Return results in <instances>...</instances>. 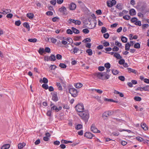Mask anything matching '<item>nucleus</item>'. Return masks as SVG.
I'll use <instances>...</instances> for the list:
<instances>
[{
	"label": "nucleus",
	"mask_w": 149,
	"mask_h": 149,
	"mask_svg": "<svg viewBox=\"0 0 149 149\" xmlns=\"http://www.w3.org/2000/svg\"><path fill=\"white\" fill-rule=\"evenodd\" d=\"M28 41L30 42H36L37 41V39L36 38H31V39H29L28 40Z\"/></svg>",
	"instance_id": "58836bf2"
},
{
	"label": "nucleus",
	"mask_w": 149,
	"mask_h": 149,
	"mask_svg": "<svg viewBox=\"0 0 149 149\" xmlns=\"http://www.w3.org/2000/svg\"><path fill=\"white\" fill-rule=\"evenodd\" d=\"M42 81L45 84H47L48 82V79L45 77H44L43 78L42 80V79H41V80H40V83H41Z\"/></svg>",
	"instance_id": "7c9ffc66"
},
{
	"label": "nucleus",
	"mask_w": 149,
	"mask_h": 149,
	"mask_svg": "<svg viewBox=\"0 0 149 149\" xmlns=\"http://www.w3.org/2000/svg\"><path fill=\"white\" fill-rule=\"evenodd\" d=\"M61 143H62L68 144L69 143H72V142L71 141H67L65 140L62 139L61 141Z\"/></svg>",
	"instance_id": "c756f323"
},
{
	"label": "nucleus",
	"mask_w": 149,
	"mask_h": 149,
	"mask_svg": "<svg viewBox=\"0 0 149 149\" xmlns=\"http://www.w3.org/2000/svg\"><path fill=\"white\" fill-rule=\"evenodd\" d=\"M78 115L85 121V123L87 122L89 117V113L88 111H85L79 113Z\"/></svg>",
	"instance_id": "f03ea898"
},
{
	"label": "nucleus",
	"mask_w": 149,
	"mask_h": 149,
	"mask_svg": "<svg viewBox=\"0 0 149 149\" xmlns=\"http://www.w3.org/2000/svg\"><path fill=\"white\" fill-rule=\"evenodd\" d=\"M127 40V38L122 36L121 37V40L122 42L124 43H126Z\"/></svg>",
	"instance_id": "72a5a7b5"
},
{
	"label": "nucleus",
	"mask_w": 149,
	"mask_h": 149,
	"mask_svg": "<svg viewBox=\"0 0 149 149\" xmlns=\"http://www.w3.org/2000/svg\"><path fill=\"white\" fill-rule=\"evenodd\" d=\"M104 67L103 66H99L98 68V70L100 71H102L104 70Z\"/></svg>",
	"instance_id": "338daca9"
},
{
	"label": "nucleus",
	"mask_w": 149,
	"mask_h": 149,
	"mask_svg": "<svg viewBox=\"0 0 149 149\" xmlns=\"http://www.w3.org/2000/svg\"><path fill=\"white\" fill-rule=\"evenodd\" d=\"M113 56L118 59H121L122 58V57L120 56V54L116 52H115Z\"/></svg>",
	"instance_id": "f3484780"
},
{
	"label": "nucleus",
	"mask_w": 149,
	"mask_h": 149,
	"mask_svg": "<svg viewBox=\"0 0 149 149\" xmlns=\"http://www.w3.org/2000/svg\"><path fill=\"white\" fill-rule=\"evenodd\" d=\"M45 51L47 53H49L50 52V49L49 47H46L45 48Z\"/></svg>",
	"instance_id": "69168bd1"
},
{
	"label": "nucleus",
	"mask_w": 149,
	"mask_h": 149,
	"mask_svg": "<svg viewBox=\"0 0 149 149\" xmlns=\"http://www.w3.org/2000/svg\"><path fill=\"white\" fill-rule=\"evenodd\" d=\"M94 75L99 79L102 80L107 79L109 78L110 76L106 72H98L95 73Z\"/></svg>",
	"instance_id": "f257e3e1"
},
{
	"label": "nucleus",
	"mask_w": 149,
	"mask_h": 149,
	"mask_svg": "<svg viewBox=\"0 0 149 149\" xmlns=\"http://www.w3.org/2000/svg\"><path fill=\"white\" fill-rule=\"evenodd\" d=\"M46 14L47 15L50 16L53 15V13L52 12L50 11H48L47 12Z\"/></svg>",
	"instance_id": "774afa93"
},
{
	"label": "nucleus",
	"mask_w": 149,
	"mask_h": 149,
	"mask_svg": "<svg viewBox=\"0 0 149 149\" xmlns=\"http://www.w3.org/2000/svg\"><path fill=\"white\" fill-rule=\"evenodd\" d=\"M25 144L24 143H20L18 144V148L19 149H23V148L25 146Z\"/></svg>",
	"instance_id": "2f4dec72"
},
{
	"label": "nucleus",
	"mask_w": 149,
	"mask_h": 149,
	"mask_svg": "<svg viewBox=\"0 0 149 149\" xmlns=\"http://www.w3.org/2000/svg\"><path fill=\"white\" fill-rule=\"evenodd\" d=\"M69 20L70 22H69V24H70L71 22L74 23L76 25H80L81 24L80 21L78 20H75L73 19H70Z\"/></svg>",
	"instance_id": "0eeeda50"
},
{
	"label": "nucleus",
	"mask_w": 149,
	"mask_h": 149,
	"mask_svg": "<svg viewBox=\"0 0 149 149\" xmlns=\"http://www.w3.org/2000/svg\"><path fill=\"white\" fill-rule=\"evenodd\" d=\"M116 7L119 10H121L123 8L122 5L121 3H118L116 6Z\"/></svg>",
	"instance_id": "5701e85b"
},
{
	"label": "nucleus",
	"mask_w": 149,
	"mask_h": 149,
	"mask_svg": "<svg viewBox=\"0 0 149 149\" xmlns=\"http://www.w3.org/2000/svg\"><path fill=\"white\" fill-rule=\"evenodd\" d=\"M74 86L76 88H79L82 86L83 84L81 83H77L75 84Z\"/></svg>",
	"instance_id": "a878e982"
},
{
	"label": "nucleus",
	"mask_w": 149,
	"mask_h": 149,
	"mask_svg": "<svg viewBox=\"0 0 149 149\" xmlns=\"http://www.w3.org/2000/svg\"><path fill=\"white\" fill-rule=\"evenodd\" d=\"M134 48L136 49H139L140 47V44L138 42L135 43L134 45Z\"/></svg>",
	"instance_id": "e433bc0d"
},
{
	"label": "nucleus",
	"mask_w": 149,
	"mask_h": 149,
	"mask_svg": "<svg viewBox=\"0 0 149 149\" xmlns=\"http://www.w3.org/2000/svg\"><path fill=\"white\" fill-rule=\"evenodd\" d=\"M111 71L113 74L114 75H116L118 73V72L117 70L112 69L111 70Z\"/></svg>",
	"instance_id": "a18cd8bd"
},
{
	"label": "nucleus",
	"mask_w": 149,
	"mask_h": 149,
	"mask_svg": "<svg viewBox=\"0 0 149 149\" xmlns=\"http://www.w3.org/2000/svg\"><path fill=\"white\" fill-rule=\"evenodd\" d=\"M76 7V4L73 2H71L69 5V8L70 10H74Z\"/></svg>",
	"instance_id": "6e6552de"
},
{
	"label": "nucleus",
	"mask_w": 149,
	"mask_h": 149,
	"mask_svg": "<svg viewBox=\"0 0 149 149\" xmlns=\"http://www.w3.org/2000/svg\"><path fill=\"white\" fill-rule=\"evenodd\" d=\"M118 79L122 81H124L125 80V78L123 76H120L118 77Z\"/></svg>",
	"instance_id": "13d9d810"
},
{
	"label": "nucleus",
	"mask_w": 149,
	"mask_h": 149,
	"mask_svg": "<svg viewBox=\"0 0 149 149\" xmlns=\"http://www.w3.org/2000/svg\"><path fill=\"white\" fill-rule=\"evenodd\" d=\"M75 108L76 111L79 113L81 112L84 111V105L82 103H79L76 106Z\"/></svg>",
	"instance_id": "7ed1b4c3"
},
{
	"label": "nucleus",
	"mask_w": 149,
	"mask_h": 149,
	"mask_svg": "<svg viewBox=\"0 0 149 149\" xmlns=\"http://www.w3.org/2000/svg\"><path fill=\"white\" fill-rule=\"evenodd\" d=\"M79 50V49L78 48H76V47H74L72 49V53H77L78 51Z\"/></svg>",
	"instance_id": "79ce46f5"
},
{
	"label": "nucleus",
	"mask_w": 149,
	"mask_h": 149,
	"mask_svg": "<svg viewBox=\"0 0 149 149\" xmlns=\"http://www.w3.org/2000/svg\"><path fill=\"white\" fill-rule=\"evenodd\" d=\"M107 31V29L105 27H102L101 32L102 33H105Z\"/></svg>",
	"instance_id": "c03bdc74"
},
{
	"label": "nucleus",
	"mask_w": 149,
	"mask_h": 149,
	"mask_svg": "<svg viewBox=\"0 0 149 149\" xmlns=\"http://www.w3.org/2000/svg\"><path fill=\"white\" fill-rule=\"evenodd\" d=\"M45 52L43 48H40L39 49V50L38 51L40 55H42L43 53H44Z\"/></svg>",
	"instance_id": "4c0bfd02"
},
{
	"label": "nucleus",
	"mask_w": 149,
	"mask_h": 149,
	"mask_svg": "<svg viewBox=\"0 0 149 149\" xmlns=\"http://www.w3.org/2000/svg\"><path fill=\"white\" fill-rule=\"evenodd\" d=\"M66 33L68 34H72L73 33V31L70 29H68L66 31Z\"/></svg>",
	"instance_id": "052dcab7"
},
{
	"label": "nucleus",
	"mask_w": 149,
	"mask_h": 149,
	"mask_svg": "<svg viewBox=\"0 0 149 149\" xmlns=\"http://www.w3.org/2000/svg\"><path fill=\"white\" fill-rule=\"evenodd\" d=\"M52 100L55 102L58 100V98L56 93H54L52 96Z\"/></svg>",
	"instance_id": "9b49d317"
},
{
	"label": "nucleus",
	"mask_w": 149,
	"mask_h": 149,
	"mask_svg": "<svg viewBox=\"0 0 149 149\" xmlns=\"http://www.w3.org/2000/svg\"><path fill=\"white\" fill-rule=\"evenodd\" d=\"M136 139L137 141L141 142H143L144 140L143 138L139 136L137 137Z\"/></svg>",
	"instance_id": "3c124183"
},
{
	"label": "nucleus",
	"mask_w": 149,
	"mask_h": 149,
	"mask_svg": "<svg viewBox=\"0 0 149 149\" xmlns=\"http://www.w3.org/2000/svg\"><path fill=\"white\" fill-rule=\"evenodd\" d=\"M69 93L71 94L72 96L75 97L77 96L78 91L75 88H72L69 89Z\"/></svg>",
	"instance_id": "20e7f679"
},
{
	"label": "nucleus",
	"mask_w": 149,
	"mask_h": 149,
	"mask_svg": "<svg viewBox=\"0 0 149 149\" xmlns=\"http://www.w3.org/2000/svg\"><path fill=\"white\" fill-rule=\"evenodd\" d=\"M10 145L8 144H6L3 145L1 147V149H7L10 147Z\"/></svg>",
	"instance_id": "412c9836"
},
{
	"label": "nucleus",
	"mask_w": 149,
	"mask_h": 149,
	"mask_svg": "<svg viewBox=\"0 0 149 149\" xmlns=\"http://www.w3.org/2000/svg\"><path fill=\"white\" fill-rule=\"evenodd\" d=\"M59 66L63 68H66V65L63 63H61L59 64Z\"/></svg>",
	"instance_id": "c9c22d12"
},
{
	"label": "nucleus",
	"mask_w": 149,
	"mask_h": 149,
	"mask_svg": "<svg viewBox=\"0 0 149 149\" xmlns=\"http://www.w3.org/2000/svg\"><path fill=\"white\" fill-rule=\"evenodd\" d=\"M113 52H117L119 50V48L116 46H115L112 49Z\"/></svg>",
	"instance_id": "6e6d98bb"
},
{
	"label": "nucleus",
	"mask_w": 149,
	"mask_h": 149,
	"mask_svg": "<svg viewBox=\"0 0 149 149\" xmlns=\"http://www.w3.org/2000/svg\"><path fill=\"white\" fill-rule=\"evenodd\" d=\"M56 85L58 88V89L59 90H62V88L60 83L57 82Z\"/></svg>",
	"instance_id": "473e14b6"
},
{
	"label": "nucleus",
	"mask_w": 149,
	"mask_h": 149,
	"mask_svg": "<svg viewBox=\"0 0 149 149\" xmlns=\"http://www.w3.org/2000/svg\"><path fill=\"white\" fill-rule=\"evenodd\" d=\"M63 39L64 40H67V41H68L70 42L71 43H72L73 42V41L72 39L70 38H65V37H63Z\"/></svg>",
	"instance_id": "bb28decb"
},
{
	"label": "nucleus",
	"mask_w": 149,
	"mask_h": 149,
	"mask_svg": "<svg viewBox=\"0 0 149 149\" xmlns=\"http://www.w3.org/2000/svg\"><path fill=\"white\" fill-rule=\"evenodd\" d=\"M91 131L94 133H100V132L95 127L94 124H92L91 127Z\"/></svg>",
	"instance_id": "423d86ee"
},
{
	"label": "nucleus",
	"mask_w": 149,
	"mask_h": 149,
	"mask_svg": "<svg viewBox=\"0 0 149 149\" xmlns=\"http://www.w3.org/2000/svg\"><path fill=\"white\" fill-rule=\"evenodd\" d=\"M142 89L145 91H149V86L147 85L146 86H144L142 87Z\"/></svg>",
	"instance_id": "ea45409f"
},
{
	"label": "nucleus",
	"mask_w": 149,
	"mask_h": 149,
	"mask_svg": "<svg viewBox=\"0 0 149 149\" xmlns=\"http://www.w3.org/2000/svg\"><path fill=\"white\" fill-rule=\"evenodd\" d=\"M104 101H105L113 102L116 103H117L118 102L117 101L114 100H113L111 99L104 98Z\"/></svg>",
	"instance_id": "393cba45"
},
{
	"label": "nucleus",
	"mask_w": 149,
	"mask_h": 149,
	"mask_svg": "<svg viewBox=\"0 0 149 149\" xmlns=\"http://www.w3.org/2000/svg\"><path fill=\"white\" fill-rule=\"evenodd\" d=\"M46 136L44 137L43 138V140L45 141H47L49 139V137H50L51 135L49 132H47L45 134Z\"/></svg>",
	"instance_id": "f8f14e48"
},
{
	"label": "nucleus",
	"mask_w": 149,
	"mask_h": 149,
	"mask_svg": "<svg viewBox=\"0 0 149 149\" xmlns=\"http://www.w3.org/2000/svg\"><path fill=\"white\" fill-rule=\"evenodd\" d=\"M104 67L107 69H109L111 67V65L109 63H107L104 64Z\"/></svg>",
	"instance_id": "de8ad7c7"
},
{
	"label": "nucleus",
	"mask_w": 149,
	"mask_h": 149,
	"mask_svg": "<svg viewBox=\"0 0 149 149\" xmlns=\"http://www.w3.org/2000/svg\"><path fill=\"white\" fill-rule=\"evenodd\" d=\"M82 31L85 34L88 33L89 32V30L87 29H85L83 30Z\"/></svg>",
	"instance_id": "e2e57ef3"
},
{
	"label": "nucleus",
	"mask_w": 149,
	"mask_h": 149,
	"mask_svg": "<svg viewBox=\"0 0 149 149\" xmlns=\"http://www.w3.org/2000/svg\"><path fill=\"white\" fill-rule=\"evenodd\" d=\"M115 44L116 45L118 46L121 48H122L123 47V46H122V44L120 43L118 41H115Z\"/></svg>",
	"instance_id": "cd10ccee"
},
{
	"label": "nucleus",
	"mask_w": 149,
	"mask_h": 149,
	"mask_svg": "<svg viewBox=\"0 0 149 149\" xmlns=\"http://www.w3.org/2000/svg\"><path fill=\"white\" fill-rule=\"evenodd\" d=\"M131 46V44H130L129 42H127V43L126 44L125 47V50L127 51H128Z\"/></svg>",
	"instance_id": "dca6fc26"
},
{
	"label": "nucleus",
	"mask_w": 149,
	"mask_h": 149,
	"mask_svg": "<svg viewBox=\"0 0 149 149\" xmlns=\"http://www.w3.org/2000/svg\"><path fill=\"white\" fill-rule=\"evenodd\" d=\"M84 136L87 138L90 139H91L94 136V135L90 132H86L84 134Z\"/></svg>",
	"instance_id": "9d476101"
},
{
	"label": "nucleus",
	"mask_w": 149,
	"mask_h": 149,
	"mask_svg": "<svg viewBox=\"0 0 149 149\" xmlns=\"http://www.w3.org/2000/svg\"><path fill=\"white\" fill-rule=\"evenodd\" d=\"M34 14L33 13H28L26 15V16L30 19H32L34 17Z\"/></svg>",
	"instance_id": "a211bd4d"
},
{
	"label": "nucleus",
	"mask_w": 149,
	"mask_h": 149,
	"mask_svg": "<svg viewBox=\"0 0 149 149\" xmlns=\"http://www.w3.org/2000/svg\"><path fill=\"white\" fill-rule=\"evenodd\" d=\"M134 24L136 25H138L139 26H141V23L140 21H136V22L134 23Z\"/></svg>",
	"instance_id": "09e8293b"
},
{
	"label": "nucleus",
	"mask_w": 149,
	"mask_h": 149,
	"mask_svg": "<svg viewBox=\"0 0 149 149\" xmlns=\"http://www.w3.org/2000/svg\"><path fill=\"white\" fill-rule=\"evenodd\" d=\"M49 59L51 61H54L56 60L54 54H51L49 57Z\"/></svg>",
	"instance_id": "b1692460"
},
{
	"label": "nucleus",
	"mask_w": 149,
	"mask_h": 149,
	"mask_svg": "<svg viewBox=\"0 0 149 149\" xmlns=\"http://www.w3.org/2000/svg\"><path fill=\"white\" fill-rule=\"evenodd\" d=\"M125 61L124 59H121L118 61L120 65H123Z\"/></svg>",
	"instance_id": "5fc2aeb1"
},
{
	"label": "nucleus",
	"mask_w": 149,
	"mask_h": 149,
	"mask_svg": "<svg viewBox=\"0 0 149 149\" xmlns=\"http://www.w3.org/2000/svg\"><path fill=\"white\" fill-rule=\"evenodd\" d=\"M138 19L136 17H134L131 19V22L132 23L135 22Z\"/></svg>",
	"instance_id": "603ef678"
},
{
	"label": "nucleus",
	"mask_w": 149,
	"mask_h": 149,
	"mask_svg": "<svg viewBox=\"0 0 149 149\" xmlns=\"http://www.w3.org/2000/svg\"><path fill=\"white\" fill-rule=\"evenodd\" d=\"M112 115L111 112L110 111H108L104 112L103 114V117H107L109 116Z\"/></svg>",
	"instance_id": "ddd939ff"
},
{
	"label": "nucleus",
	"mask_w": 149,
	"mask_h": 149,
	"mask_svg": "<svg viewBox=\"0 0 149 149\" xmlns=\"http://www.w3.org/2000/svg\"><path fill=\"white\" fill-rule=\"evenodd\" d=\"M51 111L54 110L55 112H58V110L57 106L55 105H53L51 108Z\"/></svg>",
	"instance_id": "aec40b11"
},
{
	"label": "nucleus",
	"mask_w": 149,
	"mask_h": 149,
	"mask_svg": "<svg viewBox=\"0 0 149 149\" xmlns=\"http://www.w3.org/2000/svg\"><path fill=\"white\" fill-rule=\"evenodd\" d=\"M21 24V22L19 20L16 21L15 22V24L17 26H19Z\"/></svg>",
	"instance_id": "bf43d9fd"
},
{
	"label": "nucleus",
	"mask_w": 149,
	"mask_h": 149,
	"mask_svg": "<svg viewBox=\"0 0 149 149\" xmlns=\"http://www.w3.org/2000/svg\"><path fill=\"white\" fill-rule=\"evenodd\" d=\"M62 57L61 55L59 54H57L56 56V58L58 60L61 59Z\"/></svg>",
	"instance_id": "0e129e2a"
},
{
	"label": "nucleus",
	"mask_w": 149,
	"mask_h": 149,
	"mask_svg": "<svg viewBox=\"0 0 149 149\" xmlns=\"http://www.w3.org/2000/svg\"><path fill=\"white\" fill-rule=\"evenodd\" d=\"M86 52L88 53V55L91 56L93 54L92 50L90 49H88L86 50Z\"/></svg>",
	"instance_id": "a19ab883"
},
{
	"label": "nucleus",
	"mask_w": 149,
	"mask_h": 149,
	"mask_svg": "<svg viewBox=\"0 0 149 149\" xmlns=\"http://www.w3.org/2000/svg\"><path fill=\"white\" fill-rule=\"evenodd\" d=\"M11 11V10L9 9L3 8L1 10V12H0V13L3 15H6L8 13H10Z\"/></svg>",
	"instance_id": "1a4fd4ad"
},
{
	"label": "nucleus",
	"mask_w": 149,
	"mask_h": 149,
	"mask_svg": "<svg viewBox=\"0 0 149 149\" xmlns=\"http://www.w3.org/2000/svg\"><path fill=\"white\" fill-rule=\"evenodd\" d=\"M42 87L45 89L47 90L48 89V85L46 84H44L42 85Z\"/></svg>",
	"instance_id": "49530a36"
},
{
	"label": "nucleus",
	"mask_w": 149,
	"mask_h": 149,
	"mask_svg": "<svg viewBox=\"0 0 149 149\" xmlns=\"http://www.w3.org/2000/svg\"><path fill=\"white\" fill-rule=\"evenodd\" d=\"M127 70L129 72H132L135 74H136L137 73V71L136 70L132 69L130 68H128Z\"/></svg>",
	"instance_id": "6ab92c4d"
},
{
	"label": "nucleus",
	"mask_w": 149,
	"mask_h": 149,
	"mask_svg": "<svg viewBox=\"0 0 149 149\" xmlns=\"http://www.w3.org/2000/svg\"><path fill=\"white\" fill-rule=\"evenodd\" d=\"M134 100L137 101H140L141 100V97L138 96H135L134 98Z\"/></svg>",
	"instance_id": "37998d69"
},
{
	"label": "nucleus",
	"mask_w": 149,
	"mask_h": 149,
	"mask_svg": "<svg viewBox=\"0 0 149 149\" xmlns=\"http://www.w3.org/2000/svg\"><path fill=\"white\" fill-rule=\"evenodd\" d=\"M92 91H96L97 93L99 94H101L102 93L103 91L102 90H101L100 89H92Z\"/></svg>",
	"instance_id": "f704fd0d"
},
{
	"label": "nucleus",
	"mask_w": 149,
	"mask_h": 149,
	"mask_svg": "<svg viewBox=\"0 0 149 149\" xmlns=\"http://www.w3.org/2000/svg\"><path fill=\"white\" fill-rule=\"evenodd\" d=\"M111 1H107V6L109 7H111L113 6V5H112L111 3Z\"/></svg>",
	"instance_id": "8fccbe9b"
},
{
	"label": "nucleus",
	"mask_w": 149,
	"mask_h": 149,
	"mask_svg": "<svg viewBox=\"0 0 149 149\" xmlns=\"http://www.w3.org/2000/svg\"><path fill=\"white\" fill-rule=\"evenodd\" d=\"M123 18L125 20H129L130 18V17L128 15H125L123 16Z\"/></svg>",
	"instance_id": "4d7b16f0"
},
{
	"label": "nucleus",
	"mask_w": 149,
	"mask_h": 149,
	"mask_svg": "<svg viewBox=\"0 0 149 149\" xmlns=\"http://www.w3.org/2000/svg\"><path fill=\"white\" fill-rule=\"evenodd\" d=\"M82 126L80 124H78L75 127V128L77 130H79L82 128Z\"/></svg>",
	"instance_id": "864d4df0"
},
{
	"label": "nucleus",
	"mask_w": 149,
	"mask_h": 149,
	"mask_svg": "<svg viewBox=\"0 0 149 149\" xmlns=\"http://www.w3.org/2000/svg\"><path fill=\"white\" fill-rule=\"evenodd\" d=\"M141 126L144 130L146 131L148 130V127L146 123H141Z\"/></svg>",
	"instance_id": "4468645a"
},
{
	"label": "nucleus",
	"mask_w": 149,
	"mask_h": 149,
	"mask_svg": "<svg viewBox=\"0 0 149 149\" xmlns=\"http://www.w3.org/2000/svg\"><path fill=\"white\" fill-rule=\"evenodd\" d=\"M130 14L131 15H136L135 10L134 9H132L130 10Z\"/></svg>",
	"instance_id": "2eb2a0df"
},
{
	"label": "nucleus",
	"mask_w": 149,
	"mask_h": 149,
	"mask_svg": "<svg viewBox=\"0 0 149 149\" xmlns=\"http://www.w3.org/2000/svg\"><path fill=\"white\" fill-rule=\"evenodd\" d=\"M71 29L74 33L76 34H78L79 33V31L78 29L72 27Z\"/></svg>",
	"instance_id": "4be33fe9"
},
{
	"label": "nucleus",
	"mask_w": 149,
	"mask_h": 149,
	"mask_svg": "<svg viewBox=\"0 0 149 149\" xmlns=\"http://www.w3.org/2000/svg\"><path fill=\"white\" fill-rule=\"evenodd\" d=\"M109 36V35L108 33H107L104 34L103 35V37L106 39L108 38Z\"/></svg>",
	"instance_id": "680f3d73"
},
{
	"label": "nucleus",
	"mask_w": 149,
	"mask_h": 149,
	"mask_svg": "<svg viewBox=\"0 0 149 149\" xmlns=\"http://www.w3.org/2000/svg\"><path fill=\"white\" fill-rule=\"evenodd\" d=\"M58 11L64 15H66L68 13L66 8L64 6H62L59 9Z\"/></svg>",
	"instance_id": "39448f33"
},
{
	"label": "nucleus",
	"mask_w": 149,
	"mask_h": 149,
	"mask_svg": "<svg viewBox=\"0 0 149 149\" xmlns=\"http://www.w3.org/2000/svg\"><path fill=\"white\" fill-rule=\"evenodd\" d=\"M23 26L24 27L28 29V31L30 30V26L29 24L27 22H24L23 24Z\"/></svg>",
	"instance_id": "c85d7f7f"
}]
</instances>
